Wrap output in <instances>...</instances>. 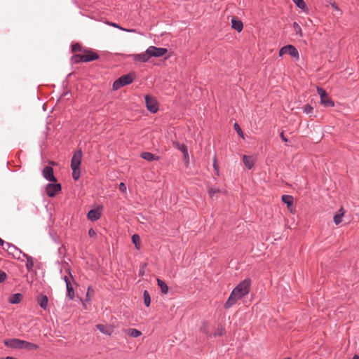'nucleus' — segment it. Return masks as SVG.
<instances>
[{"mask_svg":"<svg viewBox=\"0 0 359 359\" xmlns=\"http://www.w3.org/2000/svg\"><path fill=\"white\" fill-rule=\"evenodd\" d=\"M99 57L97 53L93 51H86L83 54H76L72 57V60L74 63H79L81 62H91L97 60Z\"/></svg>","mask_w":359,"mask_h":359,"instance_id":"f257e3e1","label":"nucleus"},{"mask_svg":"<svg viewBox=\"0 0 359 359\" xmlns=\"http://www.w3.org/2000/svg\"><path fill=\"white\" fill-rule=\"evenodd\" d=\"M288 54L293 58L299 60V55L297 49L292 45H287L282 47L279 50V56L283 57L284 55Z\"/></svg>","mask_w":359,"mask_h":359,"instance_id":"f03ea898","label":"nucleus"},{"mask_svg":"<svg viewBox=\"0 0 359 359\" xmlns=\"http://www.w3.org/2000/svg\"><path fill=\"white\" fill-rule=\"evenodd\" d=\"M168 52V49L165 48H158L151 46L147 48V53L150 55V57H158L164 55Z\"/></svg>","mask_w":359,"mask_h":359,"instance_id":"7ed1b4c3","label":"nucleus"},{"mask_svg":"<svg viewBox=\"0 0 359 359\" xmlns=\"http://www.w3.org/2000/svg\"><path fill=\"white\" fill-rule=\"evenodd\" d=\"M61 189L60 183H49L46 185V193L49 197H53L61 191Z\"/></svg>","mask_w":359,"mask_h":359,"instance_id":"20e7f679","label":"nucleus"},{"mask_svg":"<svg viewBox=\"0 0 359 359\" xmlns=\"http://www.w3.org/2000/svg\"><path fill=\"white\" fill-rule=\"evenodd\" d=\"M247 293H231L229 297L228 298L224 306L226 309L231 307L233 304L236 303V302L239 299H241L244 297L245 294Z\"/></svg>","mask_w":359,"mask_h":359,"instance_id":"39448f33","label":"nucleus"},{"mask_svg":"<svg viewBox=\"0 0 359 359\" xmlns=\"http://www.w3.org/2000/svg\"><path fill=\"white\" fill-rule=\"evenodd\" d=\"M145 103L146 107L148 111H149L151 113H156L158 109V106L157 102L150 97L149 95L145 96Z\"/></svg>","mask_w":359,"mask_h":359,"instance_id":"423d86ee","label":"nucleus"},{"mask_svg":"<svg viewBox=\"0 0 359 359\" xmlns=\"http://www.w3.org/2000/svg\"><path fill=\"white\" fill-rule=\"evenodd\" d=\"M82 156L81 149L76 151L71 160V168H80Z\"/></svg>","mask_w":359,"mask_h":359,"instance_id":"0eeeda50","label":"nucleus"},{"mask_svg":"<svg viewBox=\"0 0 359 359\" xmlns=\"http://www.w3.org/2000/svg\"><path fill=\"white\" fill-rule=\"evenodd\" d=\"M251 280L246 278L241 281L231 292H250Z\"/></svg>","mask_w":359,"mask_h":359,"instance_id":"6e6552de","label":"nucleus"},{"mask_svg":"<svg viewBox=\"0 0 359 359\" xmlns=\"http://www.w3.org/2000/svg\"><path fill=\"white\" fill-rule=\"evenodd\" d=\"M23 340L19 339H8L4 341V344L7 347L14 349H22Z\"/></svg>","mask_w":359,"mask_h":359,"instance_id":"1a4fd4ad","label":"nucleus"},{"mask_svg":"<svg viewBox=\"0 0 359 359\" xmlns=\"http://www.w3.org/2000/svg\"><path fill=\"white\" fill-rule=\"evenodd\" d=\"M43 177L48 181L56 182L57 179L54 176L53 169L50 166H46L42 171Z\"/></svg>","mask_w":359,"mask_h":359,"instance_id":"9d476101","label":"nucleus"},{"mask_svg":"<svg viewBox=\"0 0 359 359\" xmlns=\"http://www.w3.org/2000/svg\"><path fill=\"white\" fill-rule=\"evenodd\" d=\"M102 215V207H98L96 209L90 210L88 212L87 217L90 221L98 220Z\"/></svg>","mask_w":359,"mask_h":359,"instance_id":"9b49d317","label":"nucleus"},{"mask_svg":"<svg viewBox=\"0 0 359 359\" xmlns=\"http://www.w3.org/2000/svg\"><path fill=\"white\" fill-rule=\"evenodd\" d=\"M96 327L103 334L111 335L114 332V328L111 325L97 324Z\"/></svg>","mask_w":359,"mask_h":359,"instance_id":"f8f14e48","label":"nucleus"},{"mask_svg":"<svg viewBox=\"0 0 359 359\" xmlns=\"http://www.w3.org/2000/svg\"><path fill=\"white\" fill-rule=\"evenodd\" d=\"M150 58V55L147 53V49L144 53L134 55V60L139 61L141 62H146Z\"/></svg>","mask_w":359,"mask_h":359,"instance_id":"ddd939ff","label":"nucleus"},{"mask_svg":"<svg viewBox=\"0 0 359 359\" xmlns=\"http://www.w3.org/2000/svg\"><path fill=\"white\" fill-rule=\"evenodd\" d=\"M243 161L245 165V166L250 170L253 168L255 165V159L252 156H248L247 155L243 156Z\"/></svg>","mask_w":359,"mask_h":359,"instance_id":"4468645a","label":"nucleus"},{"mask_svg":"<svg viewBox=\"0 0 359 359\" xmlns=\"http://www.w3.org/2000/svg\"><path fill=\"white\" fill-rule=\"evenodd\" d=\"M231 27L233 29L240 32L243 30V24L241 20H238L235 17H233L231 19Z\"/></svg>","mask_w":359,"mask_h":359,"instance_id":"2eb2a0df","label":"nucleus"},{"mask_svg":"<svg viewBox=\"0 0 359 359\" xmlns=\"http://www.w3.org/2000/svg\"><path fill=\"white\" fill-rule=\"evenodd\" d=\"M140 156L147 161H156V160H158L159 157L157 156H155L154 154H153L152 153H150V152H147V151H145V152H142L140 155Z\"/></svg>","mask_w":359,"mask_h":359,"instance_id":"dca6fc26","label":"nucleus"},{"mask_svg":"<svg viewBox=\"0 0 359 359\" xmlns=\"http://www.w3.org/2000/svg\"><path fill=\"white\" fill-rule=\"evenodd\" d=\"M119 78L121 80V82L123 84V86L130 84L131 83H133L134 80V77L132 74H124L120 76Z\"/></svg>","mask_w":359,"mask_h":359,"instance_id":"f3484780","label":"nucleus"},{"mask_svg":"<svg viewBox=\"0 0 359 359\" xmlns=\"http://www.w3.org/2000/svg\"><path fill=\"white\" fill-rule=\"evenodd\" d=\"M38 348H39V346L37 344L23 340L22 349H25L27 351H32V350H36Z\"/></svg>","mask_w":359,"mask_h":359,"instance_id":"a211bd4d","label":"nucleus"},{"mask_svg":"<svg viewBox=\"0 0 359 359\" xmlns=\"http://www.w3.org/2000/svg\"><path fill=\"white\" fill-rule=\"evenodd\" d=\"M3 249L6 250L8 255L12 256L13 253H15V252L18 250V248H17L13 244L7 242Z\"/></svg>","mask_w":359,"mask_h":359,"instance_id":"6ab92c4d","label":"nucleus"},{"mask_svg":"<svg viewBox=\"0 0 359 359\" xmlns=\"http://www.w3.org/2000/svg\"><path fill=\"white\" fill-rule=\"evenodd\" d=\"M37 301L42 309H47L48 299L46 295H39L37 298Z\"/></svg>","mask_w":359,"mask_h":359,"instance_id":"aec40b11","label":"nucleus"},{"mask_svg":"<svg viewBox=\"0 0 359 359\" xmlns=\"http://www.w3.org/2000/svg\"><path fill=\"white\" fill-rule=\"evenodd\" d=\"M281 200L284 203L287 204L288 208L292 206L294 203V198L290 195H283Z\"/></svg>","mask_w":359,"mask_h":359,"instance_id":"412c9836","label":"nucleus"},{"mask_svg":"<svg viewBox=\"0 0 359 359\" xmlns=\"http://www.w3.org/2000/svg\"><path fill=\"white\" fill-rule=\"evenodd\" d=\"M22 299V295L21 294V293H15L8 299V301L11 304H18L20 302Z\"/></svg>","mask_w":359,"mask_h":359,"instance_id":"4be33fe9","label":"nucleus"},{"mask_svg":"<svg viewBox=\"0 0 359 359\" xmlns=\"http://www.w3.org/2000/svg\"><path fill=\"white\" fill-rule=\"evenodd\" d=\"M125 332L128 335H129L130 337H138L142 334L140 331H139L136 329H134V328L127 329V330H126Z\"/></svg>","mask_w":359,"mask_h":359,"instance_id":"5701e85b","label":"nucleus"},{"mask_svg":"<svg viewBox=\"0 0 359 359\" xmlns=\"http://www.w3.org/2000/svg\"><path fill=\"white\" fill-rule=\"evenodd\" d=\"M27 257V255L24 253L20 249L18 248V250L13 253L12 257L17 259L20 261H24V257Z\"/></svg>","mask_w":359,"mask_h":359,"instance_id":"b1692460","label":"nucleus"},{"mask_svg":"<svg viewBox=\"0 0 359 359\" xmlns=\"http://www.w3.org/2000/svg\"><path fill=\"white\" fill-rule=\"evenodd\" d=\"M321 103L325 107H334V102L330 98L328 95L326 97H324L323 99H320Z\"/></svg>","mask_w":359,"mask_h":359,"instance_id":"393cba45","label":"nucleus"},{"mask_svg":"<svg viewBox=\"0 0 359 359\" xmlns=\"http://www.w3.org/2000/svg\"><path fill=\"white\" fill-rule=\"evenodd\" d=\"M107 24L111 26V27H116V28H118L122 31H125V32H135V29H126V28H123L122 27H121L119 25L115 23V22H107Z\"/></svg>","mask_w":359,"mask_h":359,"instance_id":"a878e982","label":"nucleus"},{"mask_svg":"<svg viewBox=\"0 0 359 359\" xmlns=\"http://www.w3.org/2000/svg\"><path fill=\"white\" fill-rule=\"evenodd\" d=\"M293 2L296 4V6L302 10L303 11H305L307 9L306 4L304 0H292Z\"/></svg>","mask_w":359,"mask_h":359,"instance_id":"bb28decb","label":"nucleus"},{"mask_svg":"<svg viewBox=\"0 0 359 359\" xmlns=\"http://www.w3.org/2000/svg\"><path fill=\"white\" fill-rule=\"evenodd\" d=\"M27 259V262L25 264V266H26L27 269L28 271L32 270L33 268V266H34L33 258L27 255V257H24V259Z\"/></svg>","mask_w":359,"mask_h":359,"instance_id":"cd10ccee","label":"nucleus"},{"mask_svg":"<svg viewBox=\"0 0 359 359\" xmlns=\"http://www.w3.org/2000/svg\"><path fill=\"white\" fill-rule=\"evenodd\" d=\"M140 238L137 234H133L132 236V242L135 245V248L137 250L140 249Z\"/></svg>","mask_w":359,"mask_h":359,"instance_id":"c85d7f7f","label":"nucleus"},{"mask_svg":"<svg viewBox=\"0 0 359 359\" xmlns=\"http://www.w3.org/2000/svg\"><path fill=\"white\" fill-rule=\"evenodd\" d=\"M157 283H158V285L161 288V292H168V285L163 280H162L159 278H157Z\"/></svg>","mask_w":359,"mask_h":359,"instance_id":"c756f323","label":"nucleus"},{"mask_svg":"<svg viewBox=\"0 0 359 359\" xmlns=\"http://www.w3.org/2000/svg\"><path fill=\"white\" fill-rule=\"evenodd\" d=\"M64 280L66 283V292H74L73 287L71 284L70 278L67 276H65Z\"/></svg>","mask_w":359,"mask_h":359,"instance_id":"7c9ffc66","label":"nucleus"},{"mask_svg":"<svg viewBox=\"0 0 359 359\" xmlns=\"http://www.w3.org/2000/svg\"><path fill=\"white\" fill-rule=\"evenodd\" d=\"M72 170V177L74 180H79V177H80V175H81V171H80V168H71Z\"/></svg>","mask_w":359,"mask_h":359,"instance_id":"2f4dec72","label":"nucleus"},{"mask_svg":"<svg viewBox=\"0 0 359 359\" xmlns=\"http://www.w3.org/2000/svg\"><path fill=\"white\" fill-rule=\"evenodd\" d=\"M124 86L123 84L121 82V80L120 79V78H118V79H116V81H114V82L113 83V89L114 90H116L118 89H119L120 88Z\"/></svg>","mask_w":359,"mask_h":359,"instance_id":"473e14b6","label":"nucleus"},{"mask_svg":"<svg viewBox=\"0 0 359 359\" xmlns=\"http://www.w3.org/2000/svg\"><path fill=\"white\" fill-rule=\"evenodd\" d=\"M343 215H344V212H341L339 214H336L334 216V218H333L334 222L336 225H339L341 222Z\"/></svg>","mask_w":359,"mask_h":359,"instance_id":"72a5a7b5","label":"nucleus"},{"mask_svg":"<svg viewBox=\"0 0 359 359\" xmlns=\"http://www.w3.org/2000/svg\"><path fill=\"white\" fill-rule=\"evenodd\" d=\"M233 128L241 137H242L243 138L244 137L243 132L240 126L238 125V123H235L233 124Z\"/></svg>","mask_w":359,"mask_h":359,"instance_id":"f704fd0d","label":"nucleus"},{"mask_svg":"<svg viewBox=\"0 0 359 359\" xmlns=\"http://www.w3.org/2000/svg\"><path fill=\"white\" fill-rule=\"evenodd\" d=\"M208 192L210 196L212 198L216 194L220 192V189L210 187L208 189Z\"/></svg>","mask_w":359,"mask_h":359,"instance_id":"c9c22d12","label":"nucleus"},{"mask_svg":"<svg viewBox=\"0 0 359 359\" xmlns=\"http://www.w3.org/2000/svg\"><path fill=\"white\" fill-rule=\"evenodd\" d=\"M317 92H318V94L319 95L320 99H323L324 97H326V95H327L326 90L322 88L318 87Z\"/></svg>","mask_w":359,"mask_h":359,"instance_id":"e433bc0d","label":"nucleus"},{"mask_svg":"<svg viewBox=\"0 0 359 359\" xmlns=\"http://www.w3.org/2000/svg\"><path fill=\"white\" fill-rule=\"evenodd\" d=\"M144 302L147 306H149L151 304V297L149 293H144Z\"/></svg>","mask_w":359,"mask_h":359,"instance_id":"4c0bfd02","label":"nucleus"},{"mask_svg":"<svg viewBox=\"0 0 359 359\" xmlns=\"http://www.w3.org/2000/svg\"><path fill=\"white\" fill-rule=\"evenodd\" d=\"M313 109V107L310 104H306L303 107V112L307 114L312 113Z\"/></svg>","mask_w":359,"mask_h":359,"instance_id":"58836bf2","label":"nucleus"},{"mask_svg":"<svg viewBox=\"0 0 359 359\" xmlns=\"http://www.w3.org/2000/svg\"><path fill=\"white\" fill-rule=\"evenodd\" d=\"M293 27L297 34L302 35V28L297 22L293 23Z\"/></svg>","mask_w":359,"mask_h":359,"instance_id":"ea45409f","label":"nucleus"},{"mask_svg":"<svg viewBox=\"0 0 359 359\" xmlns=\"http://www.w3.org/2000/svg\"><path fill=\"white\" fill-rule=\"evenodd\" d=\"M177 148L182 153H184V156H187L188 155L187 149V147L184 144H177Z\"/></svg>","mask_w":359,"mask_h":359,"instance_id":"a19ab883","label":"nucleus"},{"mask_svg":"<svg viewBox=\"0 0 359 359\" xmlns=\"http://www.w3.org/2000/svg\"><path fill=\"white\" fill-rule=\"evenodd\" d=\"M72 50L73 52L81 50V45L79 43H74L72 46Z\"/></svg>","mask_w":359,"mask_h":359,"instance_id":"79ce46f5","label":"nucleus"},{"mask_svg":"<svg viewBox=\"0 0 359 359\" xmlns=\"http://www.w3.org/2000/svg\"><path fill=\"white\" fill-rule=\"evenodd\" d=\"M6 273L3 271H0V283L4 282L6 279Z\"/></svg>","mask_w":359,"mask_h":359,"instance_id":"37998d69","label":"nucleus"},{"mask_svg":"<svg viewBox=\"0 0 359 359\" xmlns=\"http://www.w3.org/2000/svg\"><path fill=\"white\" fill-rule=\"evenodd\" d=\"M76 293H71V292L67 293V296L70 299H74L76 297ZM76 297L80 299V301L82 302L81 297H79L77 295H76Z\"/></svg>","mask_w":359,"mask_h":359,"instance_id":"c03bdc74","label":"nucleus"},{"mask_svg":"<svg viewBox=\"0 0 359 359\" xmlns=\"http://www.w3.org/2000/svg\"><path fill=\"white\" fill-rule=\"evenodd\" d=\"M88 236H89L90 237H94V236H96V232H95V231L93 229H92V228H91V229H90L88 230Z\"/></svg>","mask_w":359,"mask_h":359,"instance_id":"a18cd8bd","label":"nucleus"},{"mask_svg":"<svg viewBox=\"0 0 359 359\" xmlns=\"http://www.w3.org/2000/svg\"><path fill=\"white\" fill-rule=\"evenodd\" d=\"M280 136L281 140H282L283 142H287L288 141V140H287V139L284 136V133H283V132H281V133H280Z\"/></svg>","mask_w":359,"mask_h":359,"instance_id":"49530a36","label":"nucleus"},{"mask_svg":"<svg viewBox=\"0 0 359 359\" xmlns=\"http://www.w3.org/2000/svg\"><path fill=\"white\" fill-rule=\"evenodd\" d=\"M119 189H120V190H121V191H123V190H126V185L124 184V183H123V182L120 183V184H119Z\"/></svg>","mask_w":359,"mask_h":359,"instance_id":"de8ad7c7","label":"nucleus"},{"mask_svg":"<svg viewBox=\"0 0 359 359\" xmlns=\"http://www.w3.org/2000/svg\"><path fill=\"white\" fill-rule=\"evenodd\" d=\"M332 5V7L335 10V11H339V7L337 6V5L335 4V3H332L331 4Z\"/></svg>","mask_w":359,"mask_h":359,"instance_id":"09e8293b","label":"nucleus"},{"mask_svg":"<svg viewBox=\"0 0 359 359\" xmlns=\"http://www.w3.org/2000/svg\"><path fill=\"white\" fill-rule=\"evenodd\" d=\"M7 242L4 241L0 238V245L4 248Z\"/></svg>","mask_w":359,"mask_h":359,"instance_id":"8fccbe9b","label":"nucleus"},{"mask_svg":"<svg viewBox=\"0 0 359 359\" xmlns=\"http://www.w3.org/2000/svg\"><path fill=\"white\" fill-rule=\"evenodd\" d=\"M224 330L223 329H221L220 331H219V332H216L215 334H217L219 336H222L224 333Z\"/></svg>","mask_w":359,"mask_h":359,"instance_id":"3c124183","label":"nucleus"},{"mask_svg":"<svg viewBox=\"0 0 359 359\" xmlns=\"http://www.w3.org/2000/svg\"><path fill=\"white\" fill-rule=\"evenodd\" d=\"M353 359H359V356L357 355H355L353 358Z\"/></svg>","mask_w":359,"mask_h":359,"instance_id":"603ef678","label":"nucleus"},{"mask_svg":"<svg viewBox=\"0 0 359 359\" xmlns=\"http://www.w3.org/2000/svg\"><path fill=\"white\" fill-rule=\"evenodd\" d=\"M83 304L84 308H85L86 309H87V305H86V304L83 303Z\"/></svg>","mask_w":359,"mask_h":359,"instance_id":"864d4df0","label":"nucleus"},{"mask_svg":"<svg viewBox=\"0 0 359 359\" xmlns=\"http://www.w3.org/2000/svg\"><path fill=\"white\" fill-rule=\"evenodd\" d=\"M90 292V287H88V290H87V292Z\"/></svg>","mask_w":359,"mask_h":359,"instance_id":"5fc2aeb1","label":"nucleus"},{"mask_svg":"<svg viewBox=\"0 0 359 359\" xmlns=\"http://www.w3.org/2000/svg\"><path fill=\"white\" fill-rule=\"evenodd\" d=\"M89 294H90V293H89V292H87L86 295V297H89Z\"/></svg>","mask_w":359,"mask_h":359,"instance_id":"6e6d98bb","label":"nucleus"}]
</instances>
